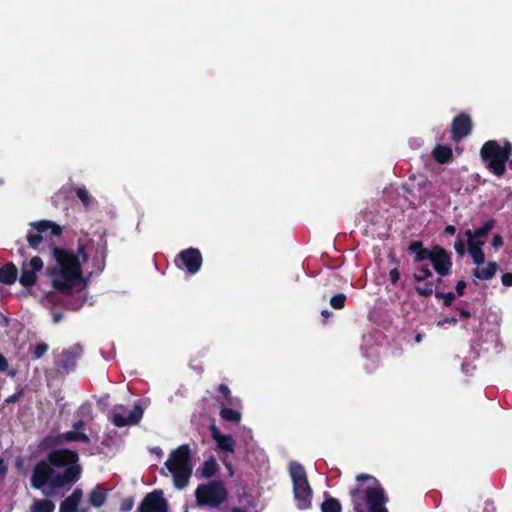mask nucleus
<instances>
[{
  "instance_id": "f257e3e1",
  "label": "nucleus",
  "mask_w": 512,
  "mask_h": 512,
  "mask_svg": "<svg viewBox=\"0 0 512 512\" xmlns=\"http://www.w3.org/2000/svg\"><path fill=\"white\" fill-rule=\"evenodd\" d=\"M92 255V265L97 272H102L108 253L107 240L100 237L95 242L92 239H78L77 251L51 247L49 258L55 262L46 268V273L51 279L52 287L63 295L72 294L74 288L83 280L82 263L87 262Z\"/></svg>"
},
{
  "instance_id": "f03ea898",
  "label": "nucleus",
  "mask_w": 512,
  "mask_h": 512,
  "mask_svg": "<svg viewBox=\"0 0 512 512\" xmlns=\"http://www.w3.org/2000/svg\"><path fill=\"white\" fill-rule=\"evenodd\" d=\"M82 467L79 464V454L68 448L53 449L37 461L32 468L30 485L32 488L44 491L50 495L59 489L69 490L81 478Z\"/></svg>"
},
{
  "instance_id": "7ed1b4c3",
  "label": "nucleus",
  "mask_w": 512,
  "mask_h": 512,
  "mask_svg": "<svg viewBox=\"0 0 512 512\" xmlns=\"http://www.w3.org/2000/svg\"><path fill=\"white\" fill-rule=\"evenodd\" d=\"M358 482L373 480L375 486L367 488H354L350 490L351 504L354 512H389L386 508L388 498L378 480L368 474H358Z\"/></svg>"
},
{
  "instance_id": "20e7f679",
  "label": "nucleus",
  "mask_w": 512,
  "mask_h": 512,
  "mask_svg": "<svg viewBox=\"0 0 512 512\" xmlns=\"http://www.w3.org/2000/svg\"><path fill=\"white\" fill-rule=\"evenodd\" d=\"M165 467L172 474L175 487L178 489L185 488L193 471L190 446L182 444L171 451L165 462Z\"/></svg>"
},
{
  "instance_id": "39448f33",
  "label": "nucleus",
  "mask_w": 512,
  "mask_h": 512,
  "mask_svg": "<svg viewBox=\"0 0 512 512\" xmlns=\"http://www.w3.org/2000/svg\"><path fill=\"white\" fill-rule=\"evenodd\" d=\"M511 154L512 144L508 140H505L502 146L496 140H488L480 149V156L486 168L497 177L504 175Z\"/></svg>"
},
{
  "instance_id": "423d86ee",
  "label": "nucleus",
  "mask_w": 512,
  "mask_h": 512,
  "mask_svg": "<svg viewBox=\"0 0 512 512\" xmlns=\"http://www.w3.org/2000/svg\"><path fill=\"white\" fill-rule=\"evenodd\" d=\"M30 227L33 230L28 231L26 240L28 246L43 255H50L51 247H56L51 238L45 235L50 231L51 236H60L62 227L50 220H39L31 222Z\"/></svg>"
},
{
  "instance_id": "0eeeda50",
  "label": "nucleus",
  "mask_w": 512,
  "mask_h": 512,
  "mask_svg": "<svg viewBox=\"0 0 512 512\" xmlns=\"http://www.w3.org/2000/svg\"><path fill=\"white\" fill-rule=\"evenodd\" d=\"M198 507L219 508L228 499V491L220 480H211L197 486L194 492Z\"/></svg>"
},
{
  "instance_id": "6e6552de",
  "label": "nucleus",
  "mask_w": 512,
  "mask_h": 512,
  "mask_svg": "<svg viewBox=\"0 0 512 512\" xmlns=\"http://www.w3.org/2000/svg\"><path fill=\"white\" fill-rule=\"evenodd\" d=\"M290 475L293 481V493L297 507L301 510L308 509L311 506L312 489L304 467L299 463L291 464Z\"/></svg>"
},
{
  "instance_id": "1a4fd4ad",
  "label": "nucleus",
  "mask_w": 512,
  "mask_h": 512,
  "mask_svg": "<svg viewBox=\"0 0 512 512\" xmlns=\"http://www.w3.org/2000/svg\"><path fill=\"white\" fill-rule=\"evenodd\" d=\"M44 267L43 260L39 256L32 257L29 261H24L21 265V274L19 282L24 287H31L36 284L37 272Z\"/></svg>"
},
{
  "instance_id": "9d476101",
  "label": "nucleus",
  "mask_w": 512,
  "mask_h": 512,
  "mask_svg": "<svg viewBox=\"0 0 512 512\" xmlns=\"http://www.w3.org/2000/svg\"><path fill=\"white\" fill-rule=\"evenodd\" d=\"M430 262L439 276L444 277L450 274L453 265L451 253L447 252L443 247L439 245L433 246Z\"/></svg>"
},
{
  "instance_id": "9b49d317",
  "label": "nucleus",
  "mask_w": 512,
  "mask_h": 512,
  "mask_svg": "<svg viewBox=\"0 0 512 512\" xmlns=\"http://www.w3.org/2000/svg\"><path fill=\"white\" fill-rule=\"evenodd\" d=\"M139 512H168L167 500L161 490H154L148 493L142 500Z\"/></svg>"
},
{
  "instance_id": "f8f14e48",
  "label": "nucleus",
  "mask_w": 512,
  "mask_h": 512,
  "mask_svg": "<svg viewBox=\"0 0 512 512\" xmlns=\"http://www.w3.org/2000/svg\"><path fill=\"white\" fill-rule=\"evenodd\" d=\"M178 258L180 259L187 272L190 274H196L200 270L203 263L200 250L193 247L182 250L178 254Z\"/></svg>"
},
{
  "instance_id": "ddd939ff",
  "label": "nucleus",
  "mask_w": 512,
  "mask_h": 512,
  "mask_svg": "<svg viewBox=\"0 0 512 512\" xmlns=\"http://www.w3.org/2000/svg\"><path fill=\"white\" fill-rule=\"evenodd\" d=\"M472 121L468 114H458L451 123L452 138L455 141H459L471 133Z\"/></svg>"
},
{
  "instance_id": "4468645a",
  "label": "nucleus",
  "mask_w": 512,
  "mask_h": 512,
  "mask_svg": "<svg viewBox=\"0 0 512 512\" xmlns=\"http://www.w3.org/2000/svg\"><path fill=\"white\" fill-rule=\"evenodd\" d=\"M209 431L219 451L230 454L234 453L236 442L231 434L221 433L215 424L209 426Z\"/></svg>"
},
{
  "instance_id": "2eb2a0df",
  "label": "nucleus",
  "mask_w": 512,
  "mask_h": 512,
  "mask_svg": "<svg viewBox=\"0 0 512 512\" xmlns=\"http://www.w3.org/2000/svg\"><path fill=\"white\" fill-rule=\"evenodd\" d=\"M143 409L140 405H135L132 411L129 413L127 417L123 416L119 413H114L112 415V423L119 428L129 426V425H137L143 417Z\"/></svg>"
},
{
  "instance_id": "dca6fc26",
  "label": "nucleus",
  "mask_w": 512,
  "mask_h": 512,
  "mask_svg": "<svg viewBox=\"0 0 512 512\" xmlns=\"http://www.w3.org/2000/svg\"><path fill=\"white\" fill-rule=\"evenodd\" d=\"M82 347L79 344H75L69 349L62 351L61 360L57 363V367L68 372L76 366L77 359L82 354Z\"/></svg>"
},
{
  "instance_id": "f3484780",
  "label": "nucleus",
  "mask_w": 512,
  "mask_h": 512,
  "mask_svg": "<svg viewBox=\"0 0 512 512\" xmlns=\"http://www.w3.org/2000/svg\"><path fill=\"white\" fill-rule=\"evenodd\" d=\"M408 251L415 254L414 262H422L424 260L431 259L433 248L428 249L423 246L422 241L415 240L412 241L408 246Z\"/></svg>"
},
{
  "instance_id": "a211bd4d",
  "label": "nucleus",
  "mask_w": 512,
  "mask_h": 512,
  "mask_svg": "<svg viewBox=\"0 0 512 512\" xmlns=\"http://www.w3.org/2000/svg\"><path fill=\"white\" fill-rule=\"evenodd\" d=\"M18 278V269L13 262H8L0 267V283L12 285Z\"/></svg>"
},
{
  "instance_id": "6ab92c4d",
  "label": "nucleus",
  "mask_w": 512,
  "mask_h": 512,
  "mask_svg": "<svg viewBox=\"0 0 512 512\" xmlns=\"http://www.w3.org/2000/svg\"><path fill=\"white\" fill-rule=\"evenodd\" d=\"M106 499L107 490L101 485H97L89 494V503L95 508L102 507Z\"/></svg>"
},
{
  "instance_id": "aec40b11",
  "label": "nucleus",
  "mask_w": 512,
  "mask_h": 512,
  "mask_svg": "<svg viewBox=\"0 0 512 512\" xmlns=\"http://www.w3.org/2000/svg\"><path fill=\"white\" fill-rule=\"evenodd\" d=\"M432 155L439 164H446L452 159L453 152L450 146L437 145L433 149Z\"/></svg>"
},
{
  "instance_id": "412c9836",
  "label": "nucleus",
  "mask_w": 512,
  "mask_h": 512,
  "mask_svg": "<svg viewBox=\"0 0 512 512\" xmlns=\"http://www.w3.org/2000/svg\"><path fill=\"white\" fill-rule=\"evenodd\" d=\"M498 268H499V266L496 262L490 261L485 268L474 269L472 274L475 278H478L481 280H490L495 276Z\"/></svg>"
},
{
  "instance_id": "4be33fe9",
  "label": "nucleus",
  "mask_w": 512,
  "mask_h": 512,
  "mask_svg": "<svg viewBox=\"0 0 512 512\" xmlns=\"http://www.w3.org/2000/svg\"><path fill=\"white\" fill-rule=\"evenodd\" d=\"M483 244V241H478L477 243H470V246H468V252L472 257L473 262L478 266L485 262V254L481 248Z\"/></svg>"
},
{
  "instance_id": "5701e85b",
  "label": "nucleus",
  "mask_w": 512,
  "mask_h": 512,
  "mask_svg": "<svg viewBox=\"0 0 512 512\" xmlns=\"http://www.w3.org/2000/svg\"><path fill=\"white\" fill-rule=\"evenodd\" d=\"M325 500L321 504V512H341L342 506L338 499L331 497L328 492L324 493Z\"/></svg>"
},
{
  "instance_id": "b1692460",
  "label": "nucleus",
  "mask_w": 512,
  "mask_h": 512,
  "mask_svg": "<svg viewBox=\"0 0 512 512\" xmlns=\"http://www.w3.org/2000/svg\"><path fill=\"white\" fill-rule=\"evenodd\" d=\"M219 470V465L217 464L214 457H210L208 460L204 461L201 467V476L203 478H212L216 475Z\"/></svg>"
},
{
  "instance_id": "393cba45",
  "label": "nucleus",
  "mask_w": 512,
  "mask_h": 512,
  "mask_svg": "<svg viewBox=\"0 0 512 512\" xmlns=\"http://www.w3.org/2000/svg\"><path fill=\"white\" fill-rule=\"evenodd\" d=\"M55 504L49 499L35 500L31 506V512H53Z\"/></svg>"
},
{
  "instance_id": "a878e982",
  "label": "nucleus",
  "mask_w": 512,
  "mask_h": 512,
  "mask_svg": "<svg viewBox=\"0 0 512 512\" xmlns=\"http://www.w3.org/2000/svg\"><path fill=\"white\" fill-rule=\"evenodd\" d=\"M62 437L66 442L79 441L84 443H90V438L87 434L76 430L67 431L62 435Z\"/></svg>"
},
{
  "instance_id": "bb28decb",
  "label": "nucleus",
  "mask_w": 512,
  "mask_h": 512,
  "mask_svg": "<svg viewBox=\"0 0 512 512\" xmlns=\"http://www.w3.org/2000/svg\"><path fill=\"white\" fill-rule=\"evenodd\" d=\"M220 417L227 422L239 423L241 414L235 409L223 407L219 413Z\"/></svg>"
},
{
  "instance_id": "cd10ccee",
  "label": "nucleus",
  "mask_w": 512,
  "mask_h": 512,
  "mask_svg": "<svg viewBox=\"0 0 512 512\" xmlns=\"http://www.w3.org/2000/svg\"><path fill=\"white\" fill-rule=\"evenodd\" d=\"M77 197L85 208H89L92 203V197L85 187H76L74 189Z\"/></svg>"
},
{
  "instance_id": "c85d7f7f",
  "label": "nucleus",
  "mask_w": 512,
  "mask_h": 512,
  "mask_svg": "<svg viewBox=\"0 0 512 512\" xmlns=\"http://www.w3.org/2000/svg\"><path fill=\"white\" fill-rule=\"evenodd\" d=\"M495 225H496V220L489 219L481 227L474 230V235H476V238L485 237L495 227Z\"/></svg>"
},
{
  "instance_id": "c756f323",
  "label": "nucleus",
  "mask_w": 512,
  "mask_h": 512,
  "mask_svg": "<svg viewBox=\"0 0 512 512\" xmlns=\"http://www.w3.org/2000/svg\"><path fill=\"white\" fill-rule=\"evenodd\" d=\"M432 277V271L429 265L424 264L413 274V278L417 282L425 281L426 279Z\"/></svg>"
},
{
  "instance_id": "7c9ffc66",
  "label": "nucleus",
  "mask_w": 512,
  "mask_h": 512,
  "mask_svg": "<svg viewBox=\"0 0 512 512\" xmlns=\"http://www.w3.org/2000/svg\"><path fill=\"white\" fill-rule=\"evenodd\" d=\"M415 291L423 297H429L433 293L435 294V283L428 281L423 286H415Z\"/></svg>"
},
{
  "instance_id": "2f4dec72",
  "label": "nucleus",
  "mask_w": 512,
  "mask_h": 512,
  "mask_svg": "<svg viewBox=\"0 0 512 512\" xmlns=\"http://www.w3.org/2000/svg\"><path fill=\"white\" fill-rule=\"evenodd\" d=\"M346 295L344 293H338L331 297L330 305L333 309L341 310L345 307Z\"/></svg>"
},
{
  "instance_id": "473e14b6",
  "label": "nucleus",
  "mask_w": 512,
  "mask_h": 512,
  "mask_svg": "<svg viewBox=\"0 0 512 512\" xmlns=\"http://www.w3.org/2000/svg\"><path fill=\"white\" fill-rule=\"evenodd\" d=\"M455 293L453 292H441V291H435V297L438 299H443V305L445 307H450L455 300Z\"/></svg>"
},
{
  "instance_id": "72a5a7b5",
  "label": "nucleus",
  "mask_w": 512,
  "mask_h": 512,
  "mask_svg": "<svg viewBox=\"0 0 512 512\" xmlns=\"http://www.w3.org/2000/svg\"><path fill=\"white\" fill-rule=\"evenodd\" d=\"M218 392L222 395L225 404L233 405V397L230 388L226 384H220L217 388Z\"/></svg>"
},
{
  "instance_id": "f704fd0d",
  "label": "nucleus",
  "mask_w": 512,
  "mask_h": 512,
  "mask_svg": "<svg viewBox=\"0 0 512 512\" xmlns=\"http://www.w3.org/2000/svg\"><path fill=\"white\" fill-rule=\"evenodd\" d=\"M78 505L67 497L61 502L59 512H77Z\"/></svg>"
},
{
  "instance_id": "c9c22d12",
  "label": "nucleus",
  "mask_w": 512,
  "mask_h": 512,
  "mask_svg": "<svg viewBox=\"0 0 512 512\" xmlns=\"http://www.w3.org/2000/svg\"><path fill=\"white\" fill-rule=\"evenodd\" d=\"M48 349H49V346L47 343H45V342L38 343L33 349V352H32L33 358L40 359L48 351Z\"/></svg>"
},
{
  "instance_id": "e433bc0d",
  "label": "nucleus",
  "mask_w": 512,
  "mask_h": 512,
  "mask_svg": "<svg viewBox=\"0 0 512 512\" xmlns=\"http://www.w3.org/2000/svg\"><path fill=\"white\" fill-rule=\"evenodd\" d=\"M134 506V499L132 497L124 498L120 503L121 512H129Z\"/></svg>"
},
{
  "instance_id": "4c0bfd02",
  "label": "nucleus",
  "mask_w": 512,
  "mask_h": 512,
  "mask_svg": "<svg viewBox=\"0 0 512 512\" xmlns=\"http://www.w3.org/2000/svg\"><path fill=\"white\" fill-rule=\"evenodd\" d=\"M83 497V491L82 489L80 488H76L72 494L70 496H68L67 498L69 500H71L72 502L76 503L77 505H79L81 499Z\"/></svg>"
},
{
  "instance_id": "58836bf2",
  "label": "nucleus",
  "mask_w": 512,
  "mask_h": 512,
  "mask_svg": "<svg viewBox=\"0 0 512 512\" xmlns=\"http://www.w3.org/2000/svg\"><path fill=\"white\" fill-rule=\"evenodd\" d=\"M454 249L455 251L460 255H464L465 253V244L464 241L461 238H458L454 243Z\"/></svg>"
},
{
  "instance_id": "ea45409f",
  "label": "nucleus",
  "mask_w": 512,
  "mask_h": 512,
  "mask_svg": "<svg viewBox=\"0 0 512 512\" xmlns=\"http://www.w3.org/2000/svg\"><path fill=\"white\" fill-rule=\"evenodd\" d=\"M389 279L391 284L395 285L400 279V272L397 268L391 269L389 272Z\"/></svg>"
},
{
  "instance_id": "a19ab883",
  "label": "nucleus",
  "mask_w": 512,
  "mask_h": 512,
  "mask_svg": "<svg viewBox=\"0 0 512 512\" xmlns=\"http://www.w3.org/2000/svg\"><path fill=\"white\" fill-rule=\"evenodd\" d=\"M466 286H467V284L464 280H459L455 287V290H456L455 294L458 296H463L465 294Z\"/></svg>"
},
{
  "instance_id": "79ce46f5",
  "label": "nucleus",
  "mask_w": 512,
  "mask_h": 512,
  "mask_svg": "<svg viewBox=\"0 0 512 512\" xmlns=\"http://www.w3.org/2000/svg\"><path fill=\"white\" fill-rule=\"evenodd\" d=\"M491 244L495 249L502 247L504 244L503 237L500 234H495L493 236Z\"/></svg>"
},
{
  "instance_id": "37998d69",
  "label": "nucleus",
  "mask_w": 512,
  "mask_h": 512,
  "mask_svg": "<svg viewBox=\"0 0 512 512\" xmlns=\"http://www.w3.org/2000/svg\"><path fill=\"white\" fill-rule=\"evenodd\" d=\"M501 282L504 286L511 287L512 286V272L504 273L501 276Z\"/></svg>"
},
{
  "instance_id": "c03bdc74",
  "label": "nucleus",
  "mask_w": 512,
  "mask_h": 512,
  "mask_svg": "<svg viewBox=\"0 0 512 512\" xmlns=\"http://www.w3.org/2000/svg\"><path fill=\"white\" fill-rule=\"evenodd\" d=\"M458 320L455 317H445L437 322V326L442 327L445 324L456 325Z\"/></svg>"
},
{
  "instance_id": "a18cd8bd",
  "label": "nucleus",
  "mask_w": 512,
  "mask_h": 512,
  "mask_svg": "<svg viewBox=\"0 0 512 512\" xmlns=\"http://www.w3.org/2000/svg\"><path fill=\"white\" fill-rule=\"evenodd\" d=\"M8 473V467L5 464L4 458L0 457V480H3Z\"/></svg>"
},
{
  "instance_id": "49530a36",
  "label": "nucleus",
  "mask_w": 512,
  "mask_h": 512,
  "mask_svg": "<svg viewBox=\"0 0 512 512\" xmlns=\"http://www.w3.org/2000/svg\"><path fill=\"white\" fill-rule=\"evenodd\" d=\"M21 395H22V391L16 392V393L10 395L9 397H7L5 399V403H7V404L15 403V402L19 401Z\"/></svg>"
},
{
  "instance_id": "de8ad7c7",
  "label": "nucleus",
  "mask_w": 512,
  "mask_h": 512,
  "mask_svg": "<svg viewBox=\"0 0 512 512\" xmlns=\"http://www.w3.org/2000/svg\"><path fill=\"white\" fill-rule=\"evenodd\" d=\"M86 427V423L84 420H78L73 423V430L82 432Z\"/></svg>"
},
{
  "instance_id": "09e8293b",
  "label": "nucleus",
  "mask_w": 512,
  "mask_h": 512,
  "mask_svg": "<svg viewBox=\"0 0 512 512\" xmlns=\"http://www.w3.org/2000/svg\"><path fill=\"white\" fill-rule=\"evenodd\" d=\"M456 310L459 312L462 319H468L471 317V312L464 308L457 307Z\"/></svg>"
},
{
  "instance_id": "8fccbe9b",
  "label": "nucleus",
  "mask_w": 512,
  "mask_h": 512,
  "mask_svg": "<svg viewBox=\"0 0 512 512\" xmlns=\"http://www.w3.org/2000/svg\"><path fill=\"white\" fill-rule=\"evenodd\" d=\"M465 236L468 238V246H470V243H476L474 239H476V235H474V231L467 229L465 231Z\"/></svg>"
},
{
  "instance_id": "3c124183",
  "label": "nucleus",
  "mask_w": 512,
  "mask_h": 512,
  "mask_svg": "<svg viewBox=\"0 0 512 512\" xmlns=\"http://www.w3.org/2000/svg\"><path fill=\"white\" fill-rule=\"evenodd\" d=\"M8 368V362L6 358L0 353V372L6 371Z\"/></svg>"
},
{
  "instance_id": "603ef678",
  "label": "nucleus",
  "mask_w": 512,
  "mask_h": 512,
  "mask_svg": "<svg viewBox=\"0 0 512 512\" xmlns=\"http://www.w3.org/2000/svg\"><path fill=\"white\" fill-rule=\"evenodd\" d=\"M456 233V227L454 225H447L444 229V234L453 236Z\"/></svg>"
},
{
  "instance_id": "864d4df0",
  "label": "nucleus",
  "mask_w": 512,
  "mask_h": 512,
  "mask_svg": "<svg viewBox=\"0 0 512 512\" xmlns=\"http://www.w3.org/2000/svg\"><path fill=\"white\" fill-rule=\"evenodd\" d=\"M321 315L324 318V323H326V321L332 316V312H330L327 309H324L321 311Z\"/></svg>"
},
{
  "instance_id": "5fc2aeb1",
  "label": "nucleus",
  "mask_w": 512,
  "mask_h": 512,
  "mask_svg": "<svg viewBox=\"0 0 512 512\" xmlns=\"http://www.w3.org/2000/svg\"><path fill=\"white\" fill-rule=\"evenodd\" d=\"M388 259L391 263L399 264V260L396 258V256L393 253H390L388 255Z\"/></svg>"
},
{
  "instance_id": "6e6d98bb",
  "label": "nucleus",
  "mask_w": 512,
  "mask_h": 512,
  "mask_svg": "<svg viewBox=\"0 0 512 512\" xmlns=\"http://www.w3.org/2000/svg\"><path fill=\"white\" fill-rule=\"evenodd\" d=\"M62 318H63V314L62 313H55L53 315V322L54 323H58Z\"/></svg>"
},
{
  "instance_id": "4d7b16f0",
  "label": "nucleus",
  "mask_w": 512,
  "mask_h": 512,
  "mask_svg": "<svg viewBox=\"0 0 512 512\" xmlns=\"http://www.w3.org/2000/svg\"><path fill=\"white\" fill-rule=\"evenodd\" d=\"M223 463L226 466V468L229 470L230 475H233V467L231 463L227 462L225 459H223Z\"/></svg>"
},
{
  "instance_id": "13d9d810",
  "label": "nucleus",
  "mask_w": 512,
  "mask_h": 512,
  "mask_svg": "<svg viewBox=\"0 0 512 512\" xmlns=\"http://www.w3.org/2000/svg\"><path fill=\"white\" fill-rule=\"evenodd\" d=\"M422 334L421 333H417L416 336H415V342L416 343H420L422 341Z\"/></svg>"
},
{
  "instance_id": "bf43d9fd",
  "label": "nucleus",
  "mask_w": 512,
  "mask_h": 512,
  "mask_svg": "<svg viewBox=\"0 0 512 512\" xmlns=\"http://www.w3.org/2000/svg\"><path fill=\"white\" fill-rule=\"evenodd\" d=\"M231 512H247V511L242 508H239V507H233L231 509Z\"/></svg>"
},
{
  "instance_id": "052dcab7",
  "label": "nucleus",
  "mask_w": 512,
  "mask_h": 512,
  "mask_svg": "<svg viewBox=\"0 0 512 512\" xmlns=\"http://www.w3.org/2000/svg\"><path fill=\"white\" fill-rule=\"evenodd\" d=\"M442 282V277L440 276L437 280H436V283L439 284Z\"/></svg>"
},
{
  "instance_id": "680f3d73",
  "label": "nucleus",
  "mask_w": 512,
  "mask_h": 512,
  "mask_svg": "<svg viewBox=\"0 0 512 512\" xmlns=\"http://www.w3.org/2000/svg\"><path fill=\"white\" fill-rule=\"evenodd\" d=\"M507 163L509 164V167L512 169V160L509 159Z\"/></svg>"
}]
</instances>
